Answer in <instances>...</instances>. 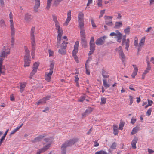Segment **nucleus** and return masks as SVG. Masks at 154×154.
Returning <instances> with one entry per match:
<instances>
[{
	"label": "nucleus",
	"mask_w": 154,
	"mask_h": 154,
	"mask_svg": "<svg viewBox=\"0 0 154 154\" xmlns=\"http://www.w3.org/2000/svg\"><path fill=\"white\" fill-rule=\"evenodd\" d=\"M35 27L32 26L31 27L30 32V39L32 47V51L31 53L32 58L34 59L35 57L36 48V42L35 35Z\"/></svg>",
	"instance_id": "f257e3e1"
},
{
	"label": "nucleus",
	"mask_w": 154,
	"mask_h": 154,
	"mask_svg": "<svg viewBox=\"0 0 154 154\" xmlns=\"http://www.w3.org/2000/svg\"><path fill=\"white\" fill-rule=\"evenodd\" d=\"M78 139L77 138H73L65 142L62 144L61 147L62 154H66V148L74 144L78 141Z\"/></svg>",
	"instance_id": "f03ea898"
},
{
	"label": "nucleus",
	"mask_w": 154,
	"mask_h": 154,
	"mask_svg": "<svg viewBox=\"0 0 154 154\" xmlns=\"http://www.w3.org/2000/svg\"><path fill=\"white\" fill-rule=\"evenodd\" d=\"M55 29L58 33L57 46V47H59V44L60 43L61 37L63 34V30L62 28L60 27V24L55 25Z\"/></svg>",
	"instance_id": "7ed1b4c3"
},
{
	"label": "nucleus",
	"mask_w": 154,
	"mask_h": 154,
	"mask_svg": "<svg viewBox=\"0 0 154 154\" xmlns=\"http://www.w3.org/2000/svg\"><path fill=\"white\" fill-rule=\"evenodd\" d=\"M54 64V62L51 61H50L49 72H46L45 76V80L48 82H49L51 79V76L53 73V69Z\"/></svg>",
	"instance_id": "20e7f679"
},
{
	"label": "nucleus",
	"mask_w": 154,
	"mask_h": 154,
	"mask_svg": "<svg viewBox=\"0 0 154 154\" xmlns=\"http://www.w3.org/2000/svg\"><path fill=\"white\" fill-rule=\"evenodd\" d=\"M10 53V49L8 46H4L2 49L1 52L0 58L3 60L5 57H7V56L9 55Z\"/></svg>",
	"instance_id": "39448f33"
},
{
	"label": "nucleus",
	"mask_w": 154,
	"mask_h": 154,
	"mask_svg": "<svg viewBox=\"0 0 154 154\" xmlns=\"http://www.w3.org/2000/svg\"><path fill=\"white\" fill-rule=\"evenodd\" d=\"M78 21L79 27L80 29H83L84 23V14L82 12H80L78 14Z\"/></svg>",
	"instance_id": "423d86ee"
},
{
	"label": "nucleus",
	"mask_w": 154,
	"mask_h": 154,
	"mask_svg": "<svg viewBox=\"0 0 154 154\" xmlns=\"http://www.w3.org/2000/svg\"><path fill=\"white\" fill-rule=\"evenodd\" d=\"M79 44V42L78 41H77L75 42L74 47V50L72 52V56L74 58L75 61L77 63H78L79 60L76 54L78 53V51Z\"/></svg>",
	"instance_id": "0eeeda50"
},
{
	"label": "nucleus",
	"mask_w": 154,
	"mask_h": 154,
	"mask_svg": "<svg viewBox=\"0 0 154 154\" xmlns=\"http://www.w3.org/2000/svg\"><path fill=\"white\" fill-rule=\"evenodd\" d=\"M68 42H67L63 41L61 45H60V43L59 44L60 46L59 48L61 47V48L58 50V52L61 54H66V51L65 49L66 47V44Z\"/></svg>",
	"instance_id": "6e6552de"
},
{
	"label": "nucleus",
	"mask_w": 154,
	"mask_h": 154,
	"mask_svg": "<svg viewBox=\"0 0 154 154\" xmlns=\"http://www.w3.org/2000/svg\"><path fill=\"white\" fill-rule=\"evenodd\" d=\"M116 51L119 54L120 57L121 58L122 61H124L125 59V56L123 51L122 47L119 46L116 48Z\"/></svg>",
	"instance_id": "1a4fd4ad"
},
{
	"label": "nucleus",
	"mask_w": 154,
	"mask_h": 154,
	"mask_svg": "<svg viewBox=\"0 0 154 154\" xmlns=\"http://www.w3.org/2000/svg\"><path fill=\"white\" fill-rule=\"evenodd\" d=\"M113 17L105 16L104 18L106 24L109 26H112L113 24L112 18Z\"/></svg>",
	"instance_id": "9d476101"
},
{
	"label": "nucleus",
	"mask_w": 154,
	"mask_h": 154,
	"mask_svg": "<svg viewBox=\"0 0 154 154\" xmlns=\"http://www.w3.org/2000/svg\"><path fill=\"white\" fill-rule=\"evenodd\" d=\"M11 45L12 47H13L14 45V43L15 42L14 40V36L15 35V29H11Z\"/></svg>",
	"instance_id": "9b49d317"
},
{
	"label": "nucleus",
	"mask_w": 154,
	"mask_h": 154,
	"mask_svg": "<svg viewBox=\"0 0 154 154\" xmlns=\"http://www.w3.org/2000/svg\"><path fill=\"white\" fill-rule=\"evenodd\" d=\"M9 17L10 18L9 22L10 23V29H15L14 26V23L13 20V15L11 12H10L9 14Z\"/></svg>",
	"instance_id": "f8f14e48"
},
{
	"label": "nucleus",
	"mask_w": 154,
	"mask_h": 154,
	"mask_svg": "<svg viewBox=\"0 0 154 154\" xmlns=\"http://www.w3.org/2000/svg\"><path fill=\"white\" fill-rule=\"evenodd\" d=\"M122 45H125V49L127 50H128V48L130 45V40L129 38L127 39H122Z\"/></svg>",
	"instance_id": "ddd939ff"
},
{
	"label": "nucleus",
	"mask_w": 154,
	"mask_h": 154,
	"mask_svg": "<svg viewBox=\"0 0 154 154\" xmlns=\"http://www.w3.org/2000/svg\"><path fill=\"white\" fill-rule=\"evenodd\" d=\"M106 38V36H104L98 39L96 41V44L98 45H103L105 39Z\"/></svg>",
	"instance_id": "4468645a"
},
{
	"label": "nucleus",
	"mask_w": 154,
	"mask_h": 154,
	"mask_svg": "<svg viewBox=\"0 0 154 154\" xmlns=\"http://www.w3.org/2000/svg\"><path fill=\"white\" fill-rule=\"evenodd\" d=\"M50 98V96H47L39 100V101L36 103V104L37 105H39L45 104L46 103V101L49 100Z\"/></svg>",
	"instance_id": "2eb2a0df"
},
{
	"label": "nucleus",
	"mask_w": 154,
	"mask_h": 154,
	"mask_svg": "<svg viewBox=\"0 0 154 154\" xmlns=\"http://www.w3.org/2000/svg\"><path fill=\"white\" fill-rule=\"evenodd\" d=\"M24 66H29L31 62L30 57L24 56Z\"/></svg>",
	"instance_id": "dca6fc26"
},
{
	"label": "nucleus",
	"mask_w": 154,
	"mask_h": 154,
	"mask_svg": "<svg viewBox=\"0 0 154 154\" xmlns=\"http://www.w3.org/2000/svg\"><path fill=\"white\" fill-rule=\"evenodd\" d=\"M71 19V11L69 10L67 13V17L66 21L64 24V25L67 26Z\"/></svg>",
	"instance_id": "f3484780"
},
{
	"label": "nucleus",
	"mask_w": 154,
	"mask_h": 154,
	"mask_svg": "<svg viewBox=\"0 0 154 154\" xmlns=\"http://www.w3.org/2000/svg\"><path fill=\"white\" fill-rule=\"evenodd\" d=\"M151 69V67H146L142 75L141 78L142 79H144L146 75L149 72Z\"/></svg>",
	"instance_id": "a211bd4d"
},
{
	"label": "nucleus",
	"mask_w": 154,
	"mask_h": 154,
	"mask_svg": "<svg viewBox=\"0 0 154 154\" xmlns=\"http://www.w3.org/2000/svg\"><path fill=\"white\" fill-rule=\"evenodd\" d=\"M40 1L35 2V5L34 7V11L35 12H37L38 11V8L40 6Z\"/></svg>",
	"instance_id": "6ab92c4d"
},
{
	"label": "nucleus",
	"mask_w": 154,
	"mask_h": 154,
	"mask_svg": "<svg viewBox=\"0 0 154 154\" xmlns=\"http://www.w3.org/2000/svg\"><path fill=\"white\" fill-rule=\"evenodd\" d=\"M137 140L138 138L137 137H135L134 138V139H133L131 143L132 147L134 149H135L136 148V144L137 143Z\"/></svg>",
	"instance_id": "aec40b11"
},
{
	"label": "nucleus",
	"mask_w": 154,
	"mask_h": 154,
	"mask_svg": "<svg viewBox=\"0 0 154 154\" xmlns=\"http://www.w3.org/2000/svg\"><path fill=\"white\" fill-rule=\"evenodd\" d=\"M24 20L26 22H29L31 20V15L28 13H26L24 16Z\"/></svg>",
	"instance_id": "412c9836"
},
{
	"label": "nucleus",
	"mask_w": 154,
	"mask_h": 154,
	"mask_svg": "<svg viewBox=\"0 0 154 154\" xmlns=\"http://www.w3.org/2000/svg\"><path fill=\"white\" fill-rule=\"evenodd\" d=\"M20 91L22 93L24 90V88L26 85V82L21 83H20Z\"/></svg>",
	"instance_id": "4be33fe9"
},
{
	"label": "nucleus",
	"mask_w": 154,
	"mask_h": 154,
	"mask_svg": "<svg viewBox=\"0 0 154 154\" xmlns=\"http://www.w3.org/2000/svg\"><path fill=\"white\" fill-rule=\"evenodd\" d=\"M145 39L146 37L145 36L143 37L142 38L139 44V47H141L144 45Z\"/></svg>",
	"instance_id": "5701e85b"
},
{
	"label": "nucleus",
	"mask_w": 154,
	"mask_h": 154,
	"mask_svg": "<svg viewBox=\"0 0 154 154\" xmlns=\"http://www.w3.org/2000/svg\"><path fill=\"white\" fill-rule=\"evenodd\" d=\"M122 35L120 32L117 34L116 38L118 42H120L121 41Z\"/></svg>",
	"instance_id": "b1692460"
},
{
	"label": "nucleus",
	"mask_w": 154,
	"mask_h": 154,
	"mask_svg": "<svg viewBox=\"0 0 154 154\" xmlns=\"http://www.w3.org/2000/svg\"><path fill=\"white\" fill-rule=\"evenodd\" d=\"M44 137V136L40 135L39 136L36 138H35L34 139L32 140V142H36L38 141H40L42 138H43Z\"/></svg>",
	"instance_id": "393cba45"
},
{
	"label": "nucleus",
	"mask_w": 154,
	"mask_h": 154,
	"mask_svg": "<svg viewBox=\"0 0 154 154\" xmlns=\"http://www.w3.org/2000/svg\"><path fill=\"white\" fill-rule=\"evenodd\" d=\"M122 22H116L115 23V25L114 27L115 29H118L122 27Z\"/></svg>",
	"instance_id": "a878e982"
},
{
	"label": "nucleus",
	"mask_w": 154,
	"mask_h": 154,
	"mask_svg": "<svg viewBox=\"0 0 154 154\" xmlns=\"http://www.w3.org/2000/svg\"><path fill=\"white\" fill-rule=\"evenodd\" d=\"M93 110V108L90 107H88L85 110V114H88L91 113Z\"/></svg>",
	"instance_id": "bb28decb"
},
{
	"label": "nucleus",
	"mask_w": 154,
	"mask_h": 154,
	"mask_svg": "<svg viewBox=\"0 0 154 154\" xmlns=\"http://www.w3.org/2000/svg\"><path fill=\"white\" fill-rule=\"evenodd\" d=\"M51 144H47L46 145L44 146L43 148L40 149L42 152H43L46 151L48 149L50 146Z\"/></svg>",
	"instance_id": "cd10ccee"
},
{
	"label": "nucleus",
	"mask_w": 154,
	"mask_h": 154,
	"mask_svg": "<svg viewBox=\"0 0 154 154\" xmlns=\"http://www.w3.org/2000/svg\"><path fill=\"white\" fill-rule=\"evenodd\" d=\"M102 75L104 78H107L109 77L108 73L104 70H103L102 71Z\"/></svg>",
	"instance_id": "c85d7f7f"
},
{
	"label": "nucleus",
	"mask_w": 154,
	"mask_h": 154,
	"mask_svg": "<svg viewBox=\"0 0 154 154\" xmlns=\"http://www.w3.org/2000/svg\"><path fill=\"white\" fill-rule=\"evenodd\" d=\"M85 39V38H81L82 44L85 48L87 46V41Z\"/></svg>",
	"instance_id": "c756f323"
},
{
	"label": "nucleus",
	"mask_w": 154,
	"mask_h": 154,
	"mask_svg": "<svg viewBox=\"0 0 154 154\" xmlns=\"http://www.w3.org/2000/svg\"><path fill=\"white\" fill-rule=\"evenodd\" d=\"M130 27L129 26H128L124 30V33L126 35H128L130 33Z\"/></svg>",
	"instance_id": "7c9ffc66"
},
{
	"label": "nucleus",
	"mask_w": 154,
	"mask_h": 154,
	"mask_svg": "<svg viewBox=\"0 0 154 154\" xmlns=\"http://www.w3.org/2000/svg\"><path fill=\"white\" fill-rule=\"evenodd\" d=\"M0 26L3 28H4L6 26L5 22L3 19H2L0 20Z\"/></svg>",
	"instance_id": "2f4dec72"
},
{
	"label": "nucleus",
	"mask_w": 154,
	"mask_h": 154,
	"mask_svg": "<svg viewBox=\"0 0 154 154\" xmlns=\"http://www.w3.org/2000/svg\"><path fill=\"white\" fill-rule=\"evenodd\" d=\"M80 34L81 38H85V32L83 29H80Z\"/></svg>",
	"instance_id": "473e14b6"
},
{
	"label": "nucleus",
	"mask_w": 154,
	"mask_h": 154,
	"mask_svg": "<svg viewBox=\"0 0 154 154\" xmlns=\"http://www.w3.org/2000/svg\"><path fill=\"white\" fill-rule=\"evenodd\" d=\"M52 17L53 20L55 23V25L59 24V22L57 21V16L55 15H53Z\"/></svg>",
	"instance_id": "72a5a7b5"
},
{
	"label": "nucleus",
	"mask_w": 154,
	"mask_h": 154,
	"mask_svg": "<svg viewBox=\"0 0 154 154\" xmlns=\"http://www.w3.org/2000/svg\"><path fill=\"white\" fill-rule=\"evenodd\" d=\"M24 49L25 51V55L24 56H26L27 57H29V51L28 48L26 46L24 47Z\"/></svg>",
	"instance_id": "f704fd0d"
},
{
	"label": "nucleus",
	"mask_w": 154,
	"mask_h": 154,
	"mask_svg": "<svg viewBox=\"0 0 154 154\" xmlns=\"http://www.w3.org/2000/svg\"><path fill=\"white\" fill-rule=\"evenodd\" d=\"M103 85L105 87L107 88L109 87L110 85L109 84H108L107 83V82L106 80L103 79Z\"/></svg>",
	"instance_id": "c9c22d12"
},
{
	"label": "nucleus",
	"mask_w": 154,
	"mask_h": 154,
	"mask_svg": "<svg viewBox=\"0 0 154 154\" xmlns=\"http://www.w3.org/2000/svg\"><path fill=\"white\" fill-rule=\"evenodd\" d=\"M138 130V128L137 127H136L133 128L132 131L131 133V134L133 135L134 134L136 133L137 132Z\"/></svg>",
	"instance_id": "e433bc0d"
},
{
	"label": "nucleus",
	"mask_w": 154,
	"mask_h": 154,
	"mask_svg": "<svg viewBox=\"0 0 154 154\" xmlns=\"http://www.w3.org/2000/svg\"><path fill=\"white\" fill-rule=\"evenodd\" d=\"M52 0H47V5L46 7V8L47 9H49L50 8Z\"/></svg>",
	"instance_id": "4c0bfd02"
},
{
	"label": "nucleus",
	"mask_w": 154,
	"mask_h": 154,
	"mask_svg": "<svg viewBox=\"0 0 154 154\" xmlns=\"http://www.w3.org/2000/svg\"><path fill=\"white\" fill-rule=\"evenodd\" d=\"M132 66L134 69L133 73L137 74L138 71L137 67V66L136 65H133Z\"/></svg>",
	"instance_id": "58836bf2"
},
{
	"label": "nucleus",
	"mask_w": 154,
	"mask_h": 154,
	"mask_svg": "<svg viewBox=\"0 0 154 154\" xmlns=\"http://www.w3.org/2000/svg\"><path fill=\"white\" fill-rule=\"evenodd\" d=\"M95 154H108V153L106 151L101 150L96 152Z\"/></svg>",
	"instance_id": "ea45409f"
},
{
	"label": "nucleus",
	"mask_w": 154,
	"mask_h": 154,
	"mask_svg": "<svg viewBox=\"0 0 154 154\" xmlns=\"http://www.w3.org/2000/svg\"><path fill=\"white\" fill-rule=\"evenodd\" d=\"M115 32H112L110 34V36H116L117 35V34L119 32V31L118 30H116Z\"/></svg>",
	"instance_id": "a19ab883"
},
{
	"label": "nucleus",
	"mask_w": 154,
	"mask_h": 154,
	"mask_svg": "<svg viewBox=\"0 0 154 154\" xmlns=\"http://www.w3.org/2000/svg\"><path fill=\"white\" fill-rule=\"evenodd\" d=\"M88 97H87L85 95H84V96H81L80 99L78 100V101L80 102H82L83 101L85 100V99L86 98H88Z\"/></svg>",
	"instance_id": "79ce46f5"
},
{
	"label": "nucleus",
	"mask_w": 154,
	"mask_h": 154,
	"mask_svg": "<svg viewBox=\"0 0 154 154\" xmlns=\"http://www.w3.org/2000/svg\"><path fill=\"white\" fill-rule=\"evenodd\" d=\"M37 70L34 69H33L32 71L30 73V79L32 78V76L35 74V73L37 72Z\"/></svg>",
	"instance_id": "37998d69"
},
{
	"label": "nucleus",
	"mask_w": 154,
	"mask_h": 154,
	"mask_svg": "<svg viewBox=\"0 0 154 154\" xmlns=\"http://www.w3.org/2000/svg\"><path fill=\"white\" fill-rule=\"evenodd\" d=\"M39 63L37 62H35L33 64V69H35L37 70L39 66Z\"/></svg>",
	"instance_id": "c03bdc74"
},
{
	"label": "nucleus",
	"mask_w": 154,
	"mask_h": 154,
	"mask_svg": "<svg viewBox=\"0 0 154 154\" xmlns=\"http://www.w3.org/2000/svg\"><path fill=\"white\" fill-rule=\"evenodd\" d=\"M106 102V99L104 97L101 98V101L100 102V104H104Z\"/></svg>",
	"instance_id": "a18cd8bd"
},
{
	"label": "nucleus",
	"mask_w": 154,
	"mask_h": 154,
	"mask_svg": "<svg viewBox=\"0 0 154 154\" xmlns=\"http://www.w3.org/2000/svg\"><path fill=\"white\" fill-rule=\"evenodd\" d=\"M85 69H86V73L88 75L90 74V72L89 71V67L87 66V64H85Z\"/></svg>",
	"instance_id": "49530a36"
},
{
	"label": "nucleus",
	"mask_w": 154,
	"mask_h": 154,
	"mask_svg": "<svg viewBox=\"0 0 154 154\" xmlns=\"http://www.w3.org/2000/svg\"><path fill=\"white\" fill-rule=\"evenodd\" d=\"M102 0H97V5L98 7H101L102 6Z\"/></svg>",
	"instance_id": "de8ad7c7"
},
{
	"label": "nucleus",
	"mask_w": 154,
	"mask_h": 154,
	"mask_svg": "<svg viewBox=\"0 0 154 154\" xmlns=\"http://www.w3.org/2000/svg\"><path fill=\"white\" fill-rule=\"evenodd\" d=\"M133 97L131 96H129V100L130 101V103L129 105H131L133 102Z\"/></svg>",
	"instance_id": "09e8293b"
},
{
	"label": "nucleus",
	"mask_w": 154,
	"mask_h": 154,
	"mask_svg": "<svg viewBox=\"0 0 154 154\" xmlns=\"http://www.w3.org/2000/svg\"><path fill=\"white\" fill-rule=\"evenodd\" d=\"M152 108H149L147 110L146 114L147 116H149L151 115V112H152Z\"/></svg>",
	"instance_id": "8fccbe9b"
},
{
	"label": "nucleus",
	"mask_w": 154,
	"mask_h": 154,
	"mask_svg": "<svg viewBox=\"0 0 154 154\" xmlns=\"http://www.w3.org/2000/svg\"><path fill=\"white\" fill-rule=\"evenodd\" d=\"M116 143L115 142H114L111 145V148L115 149H116Z\"/></svg>",
	"instance_id": "3c124183"
},
{
	"label": "nucleus",
	"mask_w": 154,
	"mask_h": 154,
	"mask_svg": "<svg viewBox=\"0 0 154 154\" xmlns=\"http://www.w3.org/2000/svg\"><path fill=\"white\" fill-rule=\"evenodd\" d=\"M105 10H102L100 12V14L99 15V17L100 18L101 17L103 16L105 13Z\"/></svg>",
	"instance_id": "603ef678"
},
{
	"label": "nucleus",
	"mask_w": 154,
	"mask_h": 154,
	"mask_svg": "<svg viewBox=\"0 0 154 154\" xmlns=\"http://www.w3.org/2000/svg\"><path fill=\"white\" fill-rule=\"evenodd\" d=\"M134 45L136 47H137L138 45V39L137 37H135L134 38Z\"/></svg>",
	"instance_id": "864d4df0"
},
{
	"label": "nucleus",
	"mask_w": 154,
	"mask_h": 154,
	"mask_svg": "<svg viewBox=\"0 0 154 154\" xmlns=\"http://www.w3.org/2000/svg\"><path fill=\"white\" fill-rule=\"evenodd\" d=\"M91 23L92 26L94 28H95L96 27V26L94 22V21L93 19L91 20Z\"/></svg>",
	"instance_id": "5fc2aeb1"
},
{
	"label": "nucleus",
	"mask_w": 154,
	"mask_h": 154,
	"mask_svg": "<svg viewBox=\"0 0 154 154\" xmlns=\"http://www.w3.org/2000/svg\"><path fill=\"white\" fill-rule=\"evenodd\" d=\"M136 121V119L134 117H132L131 119V123L132 124H134Z\"/></svg>",
	"instance_id": "6e6d98bb"
},
{
	"label": "nucleus",
	"mask_w": 154,
	"mask_h": 154,
	"mask_svg": "<svg viewBox=\"0 0 154 154\" xmlns=\"http://www.w3.org/2000/svg\"><path fill=\"white\" fill-rule=\"evenodd\" d=\"M48 52L49 54V56H53L54 55V52L51 50H48Z\"/></svg>",
	"instance_id": "4d7b16f0"
},
{
	"label": "nucleus",
	"mask_w": 154,
	"mask_h": 154,
	"mask_svg": "<svg viewBox=\"0 0 154 154\" xmlns=\"http://www.w3.org/2000/svg\"><path fill=\"white\" fill-rule=\"evenodd\" d=\"M124 127V124L123 123H121L119 124V129L122 130L123 129Z\"/></svg>",
	"instance_id": "13d9d810"
},
{
	"label": "nucleus",
	"mask_w": 154,
	"mask_h": 154,
	"mask_svg": "<svg viewBox=\"0 0 154 154\" xmlns=\"http://www.w3.org/2000/svg\"><path fill=\"white\" fill-rule=\"evenodd\" d=\"M148 151L149 154H152L154 152V151L150 149H148Z\"/></svg>",
	"instance_id": "bf43d9fd"
},
{
	"label": "nucleus",
	"mask_w": 154,
	"mask_h": 154,
	"mask_svg": "<svg viewBox=\"0 0 154 154\" xmlns=\"http://www.w3.org/2000/svg\"><path fill=\"white\" fill-rule=\"evenodd\" d=\"M148 104L149 106H151L152 105V104L153 103V101L152 100H148Z\"/></svg>",
	"instance_id": "052dcab7"
},
{
	"label": "nucleus",
	"mask_w": 154,
	"mask_h": 154,
	"mask_svg": "<svg viewBox=\"0 0 154 154\" xmlns=\"http://www.w3.org/2000/svg\"><path fill=\"white\" fill-rule=\"evenodd\" d=\"M118 130H114L113 129V133L115 135H117L118 134Z\"/></svg>",
	"instance_id": "680f3d73"
},
{
	"label": "nucleus",
	"mask_w": 154,
	"mask_h": 154,
	"mask_svg": "<svg viewBox=\"0 0 154 154\" xmlns=\"http://www.w3.org/2000/svg\"><path fill=\"white\" fill-rule=\"evenodd\" d=\"M95 45L92 46L90 45V50H92L93 51H94L95 50Z\"/></svg>",
	"instance_id": "e2e57ef3"
},
{
	"label": "nucleus",
	"mask_w": 154,
	"mask_h": 154,
	"mask_svg": "<svg viewBox=\"0 0 154 154\" xmlns=\"http://www.w3.org/2000/svg\"><path fill=\"white\" fill-rule=\"evenodd\" d=\"M15 100L13 94H11L10 95V100L11 101H14Z\"/></svg>",
	"instance_id": "0e129e2a"
},
{
	"label": "nucleus",
	"mask_w": 154,
	"mask_h": 154,
	"mask_svg": "<svg viewBox=\"0 0 154 154\" xmlns=\"http://www.w3.org/2000/svg\"><path fill=\"white\" fill-rule=\"evenodd\" d=\"M23 124L22 123L19 126L17 127L15 129H14L16 131H17L19 130V129L22 126Z\"/></svg>",
	"instance_id": "69168bd1"
},
{
	"label": "nucleus",
	"mask_w": 154,
	"mask_h": 154,
	"mask_svg": "<svg viewBox=\"0 0 154 154\" xmlns=\"http://www.w3.org/2000/svg\"><path fill=\"white\" fill-rule=\"evenodd\" d=\"M118 16L117 18L118 19H121L122 17V15L121 14L119 13H117Z\"/></svg>",
	"instance_id": "338daca9"
},
{
	"label": "nucleus",
	"mask_w": 154,
	"mask_h": 154,
	"mask_svg": "<svg viewBox=\"0 0 154 154\" xmlns=\"http://www.w3.org/2000/svg\"><path fill=\"white\" fill-rule=\"evenodd\" d=\"M152 29V27H148V28H147V29H146V30L145 31H146V32H147V33H148V32H150V30H151Z\"/></svg>",
	"instance_id": "774afa93"
}]
</instances>
